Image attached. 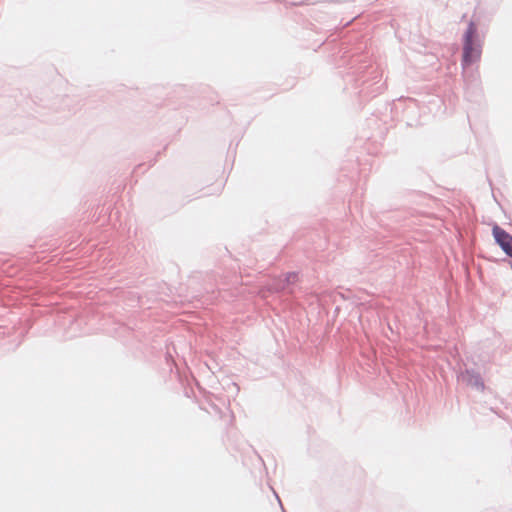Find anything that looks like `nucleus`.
Wrapping results in <instances>:
<instances>
[{"label": "nucleus", "instance_id": "obj_1", "mask_svg": "<svg viewBox=\"0 0 512 512\" xmlns=\"http://www.w3.org/2000/svg\"><path fill=\"white\" fill-rule=\"evenodd\" d=\"M475 27L473 23H470L468 30L465 34V42L463 47V64L470 65L478 61L481 57V48L475 44L473 37L475 34Z\"/></svg>", "mask_w": 512, "mask_h": 512}, {"label": "nucleus", "instance_id": "obj_2", "mask_svg": "<svg viewBox=\"0 0 512 512\" xmlns=\"http://www.w3.org/2000/svg\"><path fill=\"white\" fill-rule=\"evenodd\" d=\"M493 236L502 250L512 257V236L499 226H494Z\"/></svg>", "mask_w": 512, "mask_h": 512}]
</instances>
